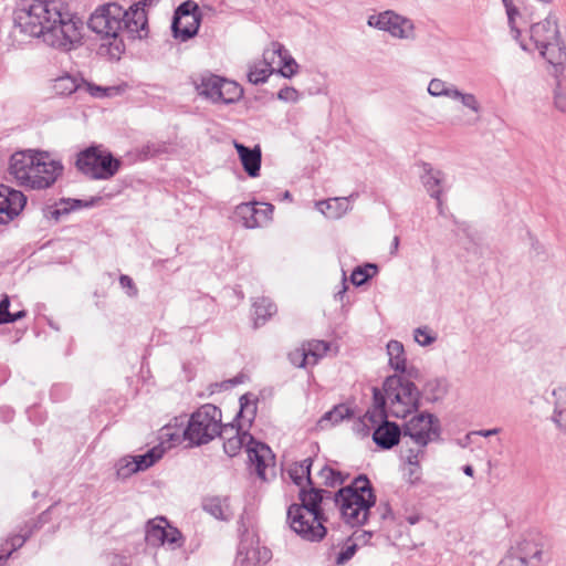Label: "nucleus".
I'll return each mask as SVG.
<instances>
[{
    "label": "nucleus",
    "instance_id": "obj_22",
    "mask_svg": "<svg viewBox=\"0 0 566 566\" xmlns=\"http://www.w3.org/2000/svg\"><path fill=\"white\" fill-rule=\"evenodd\" d=\"M51 510L52 506L39 516L38 522H32L31 525L25 524L21 533L8 538L7 544H10L11 549H9L6 554H0V560L7 559L12 554V552L20 548L25 543V541L32 535V533L35 530L40 528L44 523H46L49 521V514Z\"/></svg>",
    "mask_w": 566,
    "mask_h": 566
},
{
    "label": "nucleus",
    "instance_id": "obj_48",
    "mask_svg": "<svg viewBox=\"0 0 566 566\" xmlns=\"http://www.w3.org/2000/svg\"><path fill=\"white\" fill-rule=\"evenodd\" d=\"M235 223H241L243 228H248V202L238 205L230 217Z\"/></svg>",
    "mask_w": 566,
    "mask_h": 566
},
{
    "label": "nucleus",
    "instance_id": "obj_12",
    "mask_svg": "<svg viewBox=\"0 0 566 566\" xmlns=\"http://www.w3.org/2000/svg\"><path fill=\"white\" fill-rule=\"evenodd\" d=\"M262 482H269L275 478V454L272 449L250 434V469Z\"/></svg>",
    "mask_w": 566,
    "mask_h": 566
},
{
    "label": "nucleus",
    "instance_id": "obj_35",
    "mask_svg": "<svg viewBox=\"0 0 566 566\" xmlns=\"http://www.w3.org/2000/svg\"><path fill=\"white\" fill-rule=\"evenodd\" d=\"M318 476L322 480L321 485L336 488L346 481L348 474H343L340 471L334 470L326 464L319 470Z\"/></svg>",
    "mask_w": 566,
    "mask_h": 566
},
{
    "label": "nucleus",
    "instance_id": "obj_13",
    "mask_svg": "<svg viewBox=\"0 0 566 566\" xmlns=\"http://www.w3.org/2000/svg\"><path fill=\"white\" fill-rule=\"evenodd\" d=\"M292 504L287 509V522L290 523L291 528L300 535L303 539L310 542H319L326 535V527L324 526V522H326L325 516L307 515L305 513H301L302 517L297 518L295 514H291Z\"/></svg>",
    "mask_w": 566,
    "mask_h": 566
},
{
    "label": "nucleus",
    "instance_id": "obj_41",
    "mask_svg": "<svg viewBox=\"0 0 566 566\" xmlns=\"http://www.w3.org/2000/svg\"><path fill=\"white\" fill-rule=\"evenodd\" d=\"M276 97L284 103L296 104L302 99L303 94L295 87L285 85L277 92Z\"/></svg>",
    "mask_w": 566,
    "mask_h": 566
},
{
    "label": "nucleus",
    "instance_id": "obj_47",
    "mask_svg": "<svg viewBox=\"0 0 566 566\" xmlns=\"http://www.w3.org/2000/svg\"><path fill=\"white\" fill-rule=\"evenodd\" d=\"M450 83L440 78H432L428 85V93L434 97H444Z\"/></svg>",
    "mask_w": 566,
    "mask_h": 566
},
{
    "label": "nucleus",
    "instance_id": "obj_62",
    "mask_svg": "<svg viewBox=\"0 0 566 566\" xmlns=\"http://www.w3.org/2000/svg\"><path fill=\"white\" fill-rule=\"evenodd\" d=\"M158 153H159V148L156 147V145H154V144H148L142 148V154L145 157H153Z\"/></svg>",
    "mask_w": 566,
    "mask_h": 566
},
{
    "label": "nucleus",
    "instance_id": "obj_36",
    "mask_svg": "<svg viewBox=\"0 0 566 566\" xmlns=\"http://www.w3.org/2000/svg\"><path fill=\"white\" fill-rule=\"evenodd\" d=\"M82 83L70 74H65L55 78L53 84V90L56 94L60 95H71L72 93L80 90Z\"/></svg>",
    "mask_w": 566,
    "mask_h": 566
},
{
    "label": "nucleus",
    "instance_id": "obj_7",
    "mask_svg": "<svg viewBox=\"0 0 566 566\" xmlns=\"http://www.w3.org/2000/svg\"><path fill=\"white\" fill-rule=\"evenodd\" d=\"M75 166L91 179L107 180L118 172L122 160L99 146H90L77 154Z\"/></svg>",
    "mask_w": 566,
    "mask_h": 566
},
{
    "label": "nucleus",
    "instance_id": "obj_25",
    "mask_svg": "<svg viewBox=\"0 0 566 566\" xmlns=\"http://www.w3.org/2000/svg\"><path fill=\"white\" fill-rule=\"evenodd\" d=\"M313 464V459L311 457L294 462L287 469V474L292 482L297 485L300 489L304 488L306 484H312L313 480L311 478V468Z\"/></svg>",
    "mask_w": 566,
    "mask_h": 566
},
{
    "label": "nucleus",
    "instance_id": "obj_23",
    "mask_svg": "<svg viewBox=\"0 0 566 566\" xmlns=\"http://www.w3.org/2000/svg\"><path fill=\"white\" fill-rule=\"evenodd\" d=\"M541 55L552 65L554 66L556 72L563 70L564 64L566 63V46L562 42L559 35L556 36L553 41H549L541 49H538Z\"/></svg>",
    "mask_w": 566,
    "mask_h": 566
},
{
    "label": "nucleus",
    "instance_id": "obj_34",
    "mask_svg": "<svg viewBox=\"0 0 566 566\" xmlns=\"http://www.w3.org/2000/svg\"><path fill=\"white\" fill-rule=\"evenodd\" d=\"M243 93V88L235 82L222 78L221 91L219 92V102L230 104L238 101Z\"/></svg>",
    "mask_w": 566,
    "mask_h": 566
},
{
    "label": "nucleus",
    "instance_id": "obj_14",
    "mask_svg": "<svg viewBox=\"0 0 566 566\" xmlns=\"http://www.w3.org/2000/svg\"><path fill=\"white\" fill-rule=\"evenodd\" d=\"M34 174L31 176L29 188L31 189H45L51 187L63 171V166L60 161L50 159L46 153H38Z\"/></svg>",
    "mask_w": 566,
    "mask_h": 566
},
{
    "label": "nucleus",
    "instance_id": "obj_16",
    "mask_svg": "<svg viewBox=\"0 0 566 566\" xmlns=\"http://www.w3.org/2000/svg\"><path fill=\"white\" fill-rule=\"evenodd\" d=\"M27 205V197L6 185H0V224H7L20 214Z\"/></svg>",
    "mask_w": 566,
    "mask_h": 566
},
{
    "label": "nucleus",
    "instance_id": "obj_29",
    "mask_svg": "<svg viewBox=\"0 0 566 566\" xmlns=\"http://www.w3.org/2000/svg\"><path fill=\"white\" fill-rule=\"evenodd\" d=\"M167 524L168 521L165 517H158L147 523L145 539L148 545H164V537L166 536Z\"/></svg>",
    "mask_w": 566,
    "mask_h": 566
},
{
    "label": "nucleus",
    "instance_id": "obj_2",
    "mask_svg": "<svg viewBox=\"0 0 566 566\" xmlns=\"http://www.w3.org/2000/svg\"><path fill=\"white\" fill-rule=\"evenodd\" d=\"M88 28L102 39L108 40L107 53L113 60H119L125 51L123 35L143 39L147 35V15L144 9L125 10L117 3H107L97 8L90 17Z\"/></svg>",
    "mask_w": 566,
    "mask_h": 566
},
{
    "label": "nucleus",
    "instance_id": "obj_61",
    "mask_svg": "<svg viewBox=\"0 0 566 566\" xmlns=\"http://www.w3.org/2000/svg\"><path fill=\"white\" fill-rule=\"evenodd\" d=\"M463 92H461L455 85L450 84L444 97L451 98L453 101H459L461 98Z\"/></svg>",
    "mask_w": 566,
    "mask_h": 566
},
{
    "label": "nucleus",
    "instance_id": "obj_5",
    "mask_svg": "<svg viewBox=\"0 0 566 566\" xmlns=\"http://www.w3.org/2000/svg\"><path fill=\"white\" fill-rule=\"evenodd\" d=\"M221 410L214 405L206 403L190 416L184 437L190 446L206 444L221 432Z\"/></svg>",
    "mask_w": 566,
    "mask_h": 566
},
{
    "label": "nucleus",
    "instance_id": "obj_54",
    "mask_svg": "<svg viewBox=\"0 0 566 566\" xmlns=\"http://www.w3.org/2000/svg\"><path fill=\"white\" fill-rule=\"evenodd\" d=\"M357 551V545L356 544H352L349 546H347L345 549H343L336 557V564L338 565H343L345 563H347L349 559L353 558V556L355 555Z\"/></svg>",
    "mask_w": 566,
    "mask_h": 566
},
{
    "label": "nucleus",
    "instance_id": "obj_38",
    "mask_svg": "<svg viewBox=\"0 0 566 566\" xmlns=\"http://www.w3.org/2000/svg\"><path fill=\"white\" fill-rule=\"evenodd\" d=\"M378 272L374 263H366L364 266H357L350 275V281L356 286H361Z\"/></svg>",
    "mask_w": 566,
    "mask_h": 566
},
{
    "label": "nucleus",
    "instance_id": "obj_8",
    "mask_svg": "<svg viewBox=\"0 0 566 566\" xmlns=\"http://www.w3.org/2000/svg\"><path fill=\"white\" fill-rule=\"evenodd\" d=\"M40 36L49 46L67 52L81 42V25L73 19H64L60 12V18L51 20Z\"/></svg>",
    "mask_w": 566,
    "mask_h": 566
},
{
    "label": "nucleus",
    "instance_id": "obj_45",
    "mask_svg": "<svg viewBox=\"0 0 566 566\" xmlns=\"http://www.w3.org/2000/svg\"><path fill=\"white\" fill-rule=\"evenodd\" d=\"M520 549L524 554V556L521 557V560L523 563H526L527 559H537V560L542 559L543 551L537 545L532 546V544L530 542L525 541L521 545Z\"/></svg>",
    "mask_w": 566,
    "mask_h": 566
},
{
    "label": "nucleus",
    "instance_id": "obj_42",
    "mask_svg": "<svg viewBox=\"0 0 566 566\" xmlns=\"http://www.w3.org/2000/svg\"><path fill=\"white\" fill-rule=\"evenodd\" d=\"M289 360L293 366L298 368H304L310 365V359L303 344L301 347L289 353Z\"/></svg>",
    "mask_w": 566,
    "mask_h": 566
},
{
    "label": "nucleus",
    "instance_id": "obj_44",
    "mask_svg": "<svg viewBox=\"0 0 566 566\" xmlns=\"http://www.w3.org/2000/svg\"><path fill=\"white\" fill-rule=\"evenodd\" d=\"M170 546L171 549H176L182 545V534L176 527L167 524L166 536L164 537V545Z\"/></svg>",
    "mask_w": 566,
    "mask_h": 566
},
{
    "label": "nucleus",
    "instance_id": "obj_10",
    "mask_svg": "<svg viewBox=\"0 0 566 566\" xmlns=\"http://www.w3.org/2000/svg\"><path fill=\"white\" fill-rule=\"evenodd\" d=\"M370 28L389 33L394 39L416 40V25L413 21L394 10L371 14L367 19Z\"/></svg>",
    "mask_w": 566,
    "mask_h": 566
},
{
    "label": "nucleus",
    "instance_id": "obj_37",
    "mask_svg": "<svg viewBox=\"0 0 566 566\" xmlns=\"http://www.w3.org/2000/svg\"><path fill=\"white\" fill-rule=\"evenodd\" d=\"M163 449L153 448L144 454L132 457V460L135 463V468H137L139 471H144L156 463L163 457Z\"/></svg>",
    "mask_w": 566,
    "mask_h": 566
},
{
    "label": "nucleus",
    "instance_id": "obj_30",
    "mask_svg": "<svg viewBox=\"0 0 566 566\" xmlns=\"http://www.w3.org/2000/svg\"><path fill=\"white\" fill-rule=\"evenodd\" d=\"M388 364L397 373L405 370L407 365V357L401 342L391 339L387 346Z\"/></svg>",
    "mask_w": 566,
    "mask_h": 566
},
{
    "label": "nucleus",
    "instance_id": "obj_39",
    "mask_svg": "<svg viewBox=\"0 0 566 566\" xmlns=\"http://www.w3.org/2000/svg\"><path fill=\"white\" fill-rule=\"evenodd\" d=\"M92 205L93 200L83 201L80 199H62L59 203V208L52 211V217L57 220L61 214H66L83 207H91Z\"/></svg>",
    "mask_w": 566,
    "mask_h": 566
},
{
    "label": "nucleus",
    "instance_id": "obj_31",
    "mask_svg": "<svg viewBox=\"0 0 566 566\" xmlns=\"http://www.w3.org/2000/svg\"><path fill=\"white\" fill-rule=\"evenodd\" d=\"M254 327L264 325L276 312V305L268 297H260L253 302Z\"/></svg>",
    "mask_w": 566,
    "mask_h": 566
},
{
    "label": "nucleus",
    "instance_id": "obj_60",
    "mask_svg": "<svg viewBox=\"0 0 566 566\" xmlns=\"http://www.w3.org/2000/svg\"><path fill=\"white\" fill-rule=\"evenodd\" d=\"M235 148L238 149L243 170L248 172V147L243 144L235 143Z\"/></svg>",
    "mask_w": 566,
    "mask_h": 566
},
{
    "label": "nucleus",
    "instance_id": "obj_26",
    "mask_svg": "<svg viewBox=\"0 0 566 566\" xmlns=\"http://www.w3.org/2000/svg\"><path fill=\"white\" fill-rule=\"evenodd\" d=\"M202 509L218 520L227 521L232 515L228 497L206 496L202 500Z\"/></svg>",
    "mask_w": 566,
    "mask_h": 566
},
{
    "label": "nucleus",
    "instance_id": "obj_55",
    "mask_svg": "<svg viewBox=\"0 0 566 566\" xmlns=\"http://www.w3.org/2000/svg\"><path fill=\"white\" fill-rule=\"evenodd\" d=\"M10 298L8 295H3V297L0 300V325L1 324H8V319L10 316Z\"/></svg>",
    "mask_w": 566,
    "mask_h": 566
},
{
    "label": "nucleus",
    "instance_id": "obj_32",
    "mask_svg": "<svg viewBox=\"0 0 566 566\" xmlns=\"http://www.w3.org/2000/svg\"><path fill=\"white\" fill-rule=\"evenodd\" d=\"M424 451L415 449H408L406 451L405 459L409 465L406 475L408 482L411 484H415L420 480L421 469L419 464V457L422 455Z\"/></svg>",
    "mask_w": 566,
    "mask_h": 566
},
{
    "label": "nucleus",
    "instance_id": "obj_64",
    "mask_svg": "<svg viewBox=\"0 0 566 566\" xmlns=\"http://www.w3.org/2000/svg\"><path fill=\"white\" fill-rule=\"evenodd\" d=\"M25 316H27V312L24 310L15 312V313H10V316H9V319H8V324L9 323H14V322H17L19 319H22Z\"/></svg>",
    "mask_w": 566,
    "mask_h": 566
},
{
    "label": "nucleus",
    "instance_id": "obj_58",
    "mask_svg": "<svg viewBox=\"0 0 566 566\" xmlns=\"http://www.w3.org/2000/svg\"><path fill=\"white\" fill-rule=\"evenodd\" d=\"M253 557L258 564H266L272 558V552L268 547H258Z\"/></svg>",
    "mask_w": 566,
    "mask_h": 566
},
{
    "label": "nucleus",
    "instance_id": "obj_43",
    "mask_svg": "<svg viewBox=\"0 0 566 566\" xmlns=\"http://www.w3.org/2000/svg\"><path fill=\"white\" fill-rule=\"evenodd\" d=\"M261 147L260 145H255L250 148V178H255L260 174L261 168Z\"/></svg>",
    "mask_w": 566,
    "mask_h": 566
},
{
    "label": "nucleus",
    "instance_id": "obj_63",
    "mask_svg": "<svg viewBox=\"0 0 566 566\" xmlns=\"http://www.w3.org/2000/svg\"><path fill=\"white\" fill-rule=\"evenodd\" d=\"M245 546L244 541L241 538L239 548H238V557L237 560H239L242 565L248 560V553H244Z\"/></svg>",
    "mask_w": 566,
    "mask_h": 566
},
{
    "label": "nucleus",
    "instance_id": "obj_17",
    "mask_svg": "<svg viewBox=\"0 0 566 566\" xmlns=\"http://www.w3.org/2000/svg\"><path fill=\"white\" fill-rule=\"evenodd\" d=\"M274 55H276L280 60V69L277 72L281 76L285 78H292L298 73V63L291 55L289 50H286L285 46L277 41L271 42L270 49L264 51V60H273ZM271 62L273 63V61Z\"/></svg>",
    "mask_w": 566,
    "mask_h": 566
},
{
    "label": "nucleus",
    "instance_id": "obj_19",
    "mask_svg": "<svg viewBox=\"0 0 566 566\" xmlns=\"http://www.w3.org/2000/svg\"><path fill=\"white\" fill-rule=\"evenodd\" d=\"M419 166L422 169V172L420 174V180L432 198H438L439 196H442L443 193V184L446 179V175L442 170L436 169L432 167L431 164L421 161Z\"/></svg>",
    "mask_w": 566,
    "mask_h": 566
},
{
    "label": "nucleus",
    "instance_id": "obj_4",
    "mask_svg": "<svg viewBox=\"0 0 566 566\" xmlns=\"http://www.w3.org/2000/svg\"><path fill=\"white\" fill-rule=\"evenodd\" d=\"M56 18H60L59 0H21L13 11L14 27L35 38Z\"/></svg>",
    "mask_w": 566,
    "mask_h": 566
},
{
    "label": "nucleus",
    "instance_id": "obj_49",
    "mask_svg": "<svg viewBox=\"0 0 566 566\" xmlns=\"http://www.w3.org/2000/svg\"><path fill=\"white\" fill-rule=\"evenodd\" d=\"M460 103L471 112L479 114L481 112V105L476 96L472 93H462Z\"/></svg>",
    "mask_w": 566,
    "mask_h": 566
},
{
    "label": "nucleus",
    "instance_id": "obj_57",
    "mask_svg": "<svg viewBox=\"0 0 566 566\" xmlns=\"http://www.w3.org/2000/svg\"><path fill=\"white\" fill-rule=\"evenodd\" d=\"M405 370H400L396 375L402 376L405 379L412 381L413 379H418L420 377V370L413 365H406L403 367Z\"/></svg>",
    "mask_w": 566,
    "mask_h": 566
},
{
    "label": "nucleus",
    "instance_id": "obj_21",
    "mask_svg": "<svg viewBox=\"0 0 566 566\" xmlns=\"http://www.w3.org/2000/svg\"><path fill=\"white\" fill-rule=\"evenodd\" d=\"M357 197L358 193L354 192L348 197L329 198L318 201L316 207L326 218L339 219L350 210V200Z\"/></svg>",
    "mask_w": 566,
    "mask_h": 566
},
{
    "label": "nucleus",
    "instance_id": "obj_50",
    "mask_svg": "<svg viewBox=\"0 0 566 566\" xmlns=\"http://www.w3.org/2000/svg\"><path fill=\"white\" fill-rule=\"evenodd\" d=\"M436 337L427 327H418L415 329V340L421 346H428L434 342Z\"/></svg>",
    "mask_w": 566,
    "mask_h": 566
},
{
    "label": "nucleus",
    "instance_id": "obj_33",
    "mask_svg": "<svg viewBox=\"0 0 566 566\" xmlns=\"http://www.w3.org/2000/svg\"><path fill=\"white\" fill-rule=\"evenodd\" d=\"M310 359V365H316L328 352L329 343L325 340L312 339L303 343Z\"/></svg>",
    "mask_w": 566,
    "mask_h": 566
},
{
    "label": "nucleus",
    "instance_id": "obj_51",
    "mask_svg": "<svg viewBox=\"0 0 566 566\" xmlns=\"http://www.w3.org/2000/svg\"><path fill=\"white\" fill-rule=\"evenodd\" d=\"M552 420L559 429L566 431V407L556 403Z\"/></svg>",
    "mask_w": 566,
    "mask_h": 566
},
{
    "label": "nucleus",
    "instance_id": "obj_24",
    "mask_svg": "<svg viewBox=\"0 0 566 566\" xmlns=\"http://www.w3.org/2000/svg\"><path fill=\"white\" fill-rule=\"evenodd\" d=\"M250 229L265 227L272 221L273 205L250 200Z\"/></svg>",
    "mask_w": 566,
    "mask_h": 566
},
{
    "label": "nucleus",
    "instance_id": "obj_6",
    "mask_svg": "<svg viewBox=\"0 0 566 566\" xmlns=\"http://www.w3.org/2000/svg\"><path fill=\"white\" fill-rule=\"evenodd\" d=\"M365 417L373 424H377L373 432V441L382 450H390L397 446L403 436L402 427L388 420L390 416L385 408V399L381 397L379 388H373V408L368 410Z\"/></svg>",
    "mask_w": 566,
    "mask_h": 566
},
{
    "label": "nucleus",
    "instance_id": "obj_59",
    "mask_svg": "<svg viewBox=\"0 0 566 566\" xmlns=\"http://www.w3.org/2000/svg\"><path fill=\"white\" fill-rule=\"evenodd\" d=\"M106 558L109 566H127L126 557L115 553H108Z\"/></svg>",
    "mask_w": 566,
    "mask_h": 566
},
{
    "label": "nucleus",
    "instance_id": "obj_9",
    "mask_svg": "<svg viewBox=\"0 0 566 566\" xmlns=\"http://www.w3.org/2000/svg\"><path fill=\"white\" fill-rule=\"evenodd\" d=\"M403 437H409L417 446V450L424 448L441 436L440 420L428 411L411 417L402 426Z\"/></svg>",
    "mask_w": 566,
    "mask_h": 566
},
{
    "label": "nucleus",
    "instance_id": "obj_46",
    "mask_svg": "<svg viewBox=\"0 0 566 566\" xmlns=\"http://www.w3.org/2000/svg\"><path fill=\"white\" fill-rule=\"evenodd\" d=\"M274 69L272 67V62H268L265 66L261 70L250 69V83L259 84L266 81V78L273 74Z\"/></svg>",
    "mask_w": 566,
    "mask_h": 566
},
{
    "label": "nucleus",
    "instance_id": "obj_18",
    "mask_svg": "<svg viewBox=\"0 0 566 566\" xmlns=\"http://www.w3.org/2000/svg\"><path fill=\"white\" fill-rule=\"evenodd\" d=\"M218 436L224 440L223 449L229 457H235L243 448L248 451V444L244 442L248 431L241 430L240 426L233 422L224 424Z\"/></svg>",
    "mask_w": 566,
    "mask_h": 566
},
{
    "label": "nucleus",
    "instance_id": "obj_27",
    "mask_svg": "<svg viewBox=\"0 0 566 566\" xmlns=\"http://www.w3.org/2000/svg\"><path fill=\"white\" fill-rule=\"evenodd\" d=\"M222 77L208 74L200 77L196 88L199 95L211 99L213 103H219V92L221 91Z\"/></svg>",
    "mask_w": 566,
    "mask_h": 566
},
{
    "label": "nucleus",
    "instance_id": "obj_28",
    "mask_svg": "<svg viewBox=\"0 0 566 566\" xmlns=\"http://www.w3.org/2000/svg\"><path fill=\"white\" fill-rule=\"evenodd\" d=\"M353 417V410L345 403L335 406L329 411L325 412L318 420L321 429H327L334 427L346 419Z\"/></svg>",
    "mask_w": 566,
    "mask_h": 566
},
{
    "label": "nucleus",
    "instance_id": "obj_56",
    "mask_svg": "<svg viewBox=\"0 0 566 566\" xmlns=\"http://www.w3.org/2000/svg\"><path fill=\"white\" fill-rule=\"evenodd\" d=\"M119 284L123 289H127V294L129 296H136L138 293L137 287L135 286L130 276L122 274L119 276Z\"/></svg>",
    "mask_w": 566,
    "mask_h": 566
},
{
    "label": "nucleus",
    "instance_id": "obj_11",
    "mask_svg": "<svg viewBox=\"0 0 566 566\" xmlns=\"http://www.w3.org/2000/svg\"><path fill=\"white\" fill-rule=\"evenodd\" d=\"M201 11L193 0L180 3L174 13L171 30L176 39L187 41L195 36L201 22Z\"/></svg>",
    "mask_w": 566,
    "mask_h": 566
},
{
    "label": "nucleus",
    "instance_id": "obj_20",
    "mask_svg": "<svg viewBox=\"0 0 566 566\" xmlns=\"http://www.w3.org/2000/svg\"><path fill=\"white\" fill-rule=\"evenodd\" d=\"M530 33L531 40L534 42L537 50L559 35L557 22L551 17L541 22L532 24Z\"/></svg>",
    "mask_w": 566,
    "mask_h": 566
},
{
    "label": "nucleus",
    "instance_id": "obj_40",
    "mask_svg": "<svg viewBox=\"0 0 566 566\" xmlns=\"http://www.w3.org/2000/svg\"><path fill=\"white\" fill-rule=\"evenodd\" d=\"M138 471L139 470L135 468V463L132 460V457L122 458L116 465V474L118 479H127Z\"/></svg>",
    "mask_w": 566,
    "mask_h": 566
},
{
    "label": "nucleus",
    "instance_id": "obj_1",
    "mask_svg": "<svg viewBox=\"0 0 566 566\" xmlns=\"http://www.w3.org/2000/svg\"><path fill=\"white\" fill-rule=\"evenodd\" d=\"M298 499L301 503H293L291 511L297 518L302 517V512L307 515L325 516L322 503L324 500H333L345 523L353 527L365 525L370 509L376 504V495L366 474H359L349 485L340 488L334 494L315 486L312 482L300 489Z\"/></svg>",
    "mask_w": 566,
    "mask_h": 566
},
{
    "label": "nucleus",
    "instance_id": "obj_53",
    "mask_svg": "<svg viewBox=\"0 0 566 566\" xmlns=\"http://www.w3.org/2000/svg\"><path fill=\"white\" fill-rule=\"evenodd\" d=\"M554 104L557 109L566 113V91L560 85L555 90Z\"/></svg>",
    "mask_w": 566,
    "mask_h": 566
},
{
    "label": "nucleus",
    "instance_id": "obj_3",
    "mask_svg": "<svg viewBox=\"0 0 566 566\" xmlns=\"http://www.w3.org/2000/svg\"><path fill=\"white\" fill-rule=\"evenodd\" d=\"M380 391L388 416L403 419L419 409L421 392L413 381L402 376L386 377Z\"/></svg>",
    "mask_w": 566,
    "mask_h": 566
},
{
    "label": "nucleus",
    "instance_id": "obj_52",
    "mask_svg": "<svg viewBox=\"0 0 566 566\" xmlns=\"http://www.w3.org/2000/svg\"><path fill=\"white\" fill-rule=\"evenodd\" d=\"M506 14L513 38L517 40L521 35V31L515 25V17L520 14L518 9L515 6H513V10L506 9Z\"/></svg>",
    "mask_w": 566,
    "mask_h": 566
},
{
    "label": "nucleus",
    "instance_id": "obj_15",
    "mask_svg": "<svg viewBox=\"0 0 566 566\" xmlns=\"http://www.w3.org/2000/svg\"><path fill=\"white\" fill-rule=\"evenodd\" d=\"M39 151L23 150L14 153L10 158L9 172L20 186L29 188L31 176L39 165H35Z\"/></svg>",
    "mask_w": 566,
    "mask_h": 566
}]
</instances>
